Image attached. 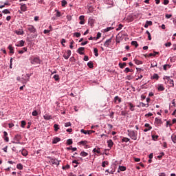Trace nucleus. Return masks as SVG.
<instances>
[{
	"instance_id": "obj_1",
	"label": "nucleus",
	"mask_w": 176,
	"mask_h": 176,
	"mask_svg": "<svg viewBox=\"0 0 176 176\" xmlns=\"http://www.w3.org/2000/svg\"><path fill=\"white\" fill-rule=\"evenodd\" d=\"M128 135L131 138V140H133L134 141H136L138 136V132L134 131V130H128Z\"/></svg>"
},
{
	"instance_id": "obj_2",
	"label": "nucleus",
	"mask_w": 176,
	"mask_h": 176,
	"mask_svg": "<svg viewBox=\"0 0 176 176\" xmlns=\"http://www.w3.org/2000/svg\"><path fill=\"white\" fill-rule=\"evenodd\" d=\"M30 63L33 65H38L41 64L42 61L41 60V58H39V57H34L30 60Z\"/></svg>"
},
{
	"instance_id": "obj_3",
	"label": "nucleus",
	"mask_w": 176,
	"mask_h": 176,
	"mask_svg": "<svg viewBox=\"0 0 176 176\" xmlns=\"http://www.w3.org/2000/svg\"><path fill=\"white\" fill-rule=\"evenodd\" d=\"M47 162L49 163H52V164H54L55 166H58L60 164V161H58L57 159L52 158L50 157H47Z\"/></svg>"
},
{
	"instance_id": "obj_4",
	"label": "nucleus",
	"mask_w": 176,
	"mask_h": 176,
	"mask_svg": "<svg viewBox=\"0 0 176 176\" xmlns=\"http://www.w3.org/2000/svg\"><path fill=\"white\" fill-rule=\"evenodd\" d=\"M28 31H30V32H31L32 34H35V32H36V29L35 27H34V25H28Z\"/></svg>"
},
{
	"instance_id": "obj_5",
	"label": "nucleus",
	"mask_w": 176,
	"mask_h": 176,
	"mask_svg": "<svg viewBox=\"0 0 176 176\" xmlns=\"http://www.w3.org/2000/svg\"><path fill=\"white\" fill-rule=\"evenodd\" d=\"M144 127H146V129H144V133H146L147 131L152 130V127L151 126V124H149L148 123L145 124Z\"/></svg>"
},
{
	"instance_id": "obj_6",
	"label": "nucleus",
	"mask_w": 176,
	"mask_h": 176,
	"mask_svg": "<svg viewBox=\"0 0 176 176\" xmlns=\"http://www.w3.org/2000/svg\"><path fill=\"white\" fill-rule=\"evenodd\" d=\"M65 60H68L71 57V50H67V53L63 55Z\"/></svg>"
},
{
	"instance_id": "obj_7",
	"label": "nucleus",
	"mask_w": 176,
	"mask_h": 176,
	"mask_svg": "<svg viewBox=\"0 0 176 176\" xmlns=\"http://www.w3.org/2000/svg\"><path fill=\"white\" fill-rule=\"evenodd\" d=\"M21 12H27V6L24 3H20Z\"/></svg>"
},
{
	"instance_id": "obj_8",
	"label": "nucleus",
	"mask_w": 176,
	"mask_h": 176,
	"mask_svg": "<svg viewBox=\"0 0 176 176\" xmlns=\"http://www.w3.org/2000/svg\"><path fill=\"white\" fill-rule=\"evenodd\" d=\"M114 102L116 104H120V102H122V98H120L119 96H116L114 98Z\"/></svg>"
},
{
	"instance_id": "obj_9",
	"label": "nucleus",
	"mask_w": 176,
	"mask_h": 176,
	"mask_svg": "<svg viewBox=\"0 0 176 176\" xmlns=\"http://www.w3.org/2000/svg\"><path fill=\"white\" fill-rule=\"evenodd\" d=\"M83 52H85V47H80L78 48V50H77V52H78L79 54H85V53H83Z\"/></svg>"
},
{
	"instance_id": "obj_10",
	"label": "nucleus",
	"mask_w": 176,
	"mask_h": 176,
	"mask_svg": "<svg viewBox=\"0 0 176 176\" xmlns=\"http://www.w3.org/2000/svg\"><path fill=\"white\" fill-rule=\"evenodd\" d=\"M60 141H61L60 138L55 137L52 140V144H57V142H60Z\"/></svg>"
},
{
	"instance_id": "obj_11",
	"label": "nucleus",
	"mask_w": 176,
	"mask_h": 176,
	"mask_svg": "<svg viewBox=\"0 0 176 176\" xmlns=\"http://www.w3.org/2000/svg\"><path fill=\"white\" fill-rule=\"evenodd\" d=\"M127 104L130 107V108H129L130 111H135L134 108L135 107V106H134V104H133V103L128 102Z\"/></svg>"
},
{
	"instance_id": "obj_12",
	"label": "nucleus",
	"mask_w": 176,
	"mask_h": 176,
	"mask_svg": "<svg viewBox=\"0 0 176 176\" xmlns=\"http://www.w3.org/2000/svg\"><path fill=\"white\" fill-rule=\"evenodd\" d=\"M43 118L45 120H50V119H52V116L49 114H45L43 116Z\"/></svg>"
},
{
	"instance_id": "obj_13",
	"label": "nucleus",
	"mask_w": 176,
	"mask_h": 176,
	"mask_svg": "<svg viewBox=\"0 0 176 176\" xmlns=\"http://www.w3.org/2000/svg\"><path fill=\"white\" fill-rule=\"evenodd\" d=\"M8 49L10 50V53H11L12 54L14 53V48H13V46H12V45H10L8 46Z\"/></svg>"
},
{
	"instance_id": "obj_14",
	"label": "nucleus",
	"mask_w": 176,
	"mask_h": 176,
	"mask_svg": "<svg viewBox=\"0 0 176 176\" xmlns=\"http://www.w3.org/2000/svg\"><path fill=\"white\" fill-rule=\"evenodd\" d=\"M107 144L109 148H112V146H113V142L112 141V140H109V141H107Z\"/></svg>"
},
{
	"instance_id": "obj_15",
	"label": "nucleus",
	"mask_w": 176,
	"mask_h": 176,
	"mask_svg": "<svg viewBox=\"0 0 176 176\" xmlns=\"http://www.w3.org/2000/svg\"><path fill=\"white\" fill-rule=\"evenodd\" d=\"M88 142L87 140H82L80 142H78V145H87Z\"/></svg>"
},
{
	"instance_id": "obj_16",
	"label": "nucleus",
	"mask_w": 176,
	"mask_h": 176,
	"mask_svg": "<svg viewBox=\"0 0 176 176\" xmlns=\"http://www.w3.org/2000/svg\"><path fill=\"white\" fill-rule=\"evenodd\" d=\"M155 122L157 124H162V120L161 119H159L157 118H155Z\"/></svg>"
},
{
	"instance_id": "obj_17",
	"label": "nucleus",
	"mask_w": 176,
	"mask_h": 176,
	"mask_svg": "<svg viewBox=\"0 0 176 176\" xmlns=\"http://www.w3.org/2000/svg\"><path fill=\"white\" fill-rule=\"evenodd\" d=\"M156 54H160L159 52H155L154 51L153 54V53H150L148 54V57H152V56L155 57V56H156Z\"/></svg>"
},
{
	"instance_id": "obj_18",
	"label": "nucleus",
	"mask_w": 176,
	"mask_h": 176,
	"mask_svg": "<svg viewBox=\"0 0 176 176\" xmlns=\"http://www.w3.org/2000/svg\"><path fill=\"white\" fill-rule=\"evenodd\" d=\"M111 39H108V40H107L106 41H105V43H104V46L106 47H108V46H109V44L111 43Z\"/></svg>"
},
{
	"instance_id": "obj_19",
	"label": "nucleus",
	"mask_w": 176,
	"mask_h": 176,
	"mask_svg": "<svg viewBox=\"0 0 176 176\" xmlns=\"http://www.w3.org/2000/svg\"><path fill=\"white\" fill-rule=\"evenodd\" d=\"M118 170H120V171H126V166H119Z\"/></svg>"
},
{
	"instance_id": "obj_20",
	"label": "nucleus",
	"mask_w": 176,
	"mask_h": 176,
	"mask_svg": "<svg viewBox=\"0 0 176 176\" xmlns=\"http://www.w3.org/2000/svg\"><path fill=\"white\" fill-rule=\"evenodd\" d=\"M171 68V65L166 64L164 65V70L167 71V69Z\"/></svg>"
},
{
	"instance_id": "obj_21",
	"label": "nucleus",
	"mask_w": 176,
	"mask_h": 176,
	"mask_svg": "<svg viewBox=\"0 0 176 176\" xmlns=\"http://www.w3.org/2000/svg\"><path fill=\"white\" fill-rule=\"evenodd\" d=\"M134 61L135 63L137 64V65H140L141 64H142V61L138 59H135Z\"/></svg>"
},
{
	"instance_id": "obj_22",
	"label": "nucleus",
	"mask_w": 176,
	"mask_h": 176,
	"mask_svg": "<svg viewBox=\"0 0 176 176\" xmlns=\"http://www.w3.org/2000/svg\"><path fill=\"white\" fill-rule=\"evenodd\" d=\"M93 151H94V153H100L101 149L99 148H95L93 150Z\"/></svg>"
},
{
	"instance_id": "obj_23",
	"label": "nucleus",
	"mask_w": 176,
	"mask_h": 176,
	"mask_svg": "<svg viewBox=\"0 0 176 176\" xmlns=\"http://www.w3.org/2000/svg\"><path fill=\"white\" fill-rule=\"evenodd\" d=\"M126 65H127V64L126 63H119V67L121 69L124 68L126 67Z\"/></svg>"
},
{
	"instance_id": "obj_24",
	"label": "nucleus",
	"mask_w": 176,
	"mask_h": 176,
	"mask_svg": "<svg viewBox=\"0 0 176 176\" xmlns=\"http://www.w3.org/2000/svg\"><path fill=\"white\" fill-rule=\"evenodd\" d=\"M171 140L174 144H176V135H173L171 136Z\"/></svg>"
},
{
	"instance_id": "obj_25",
	"label": "nucleus",
	"mask_w": 176,
	"mask_h": 176,
	"mask_svg": "<svg viewBox=\"0 0 176 176\" xmlns=\"http://www.w3.org/2000/svg\"><path fill=\"white\" fill-rule=\"evenodd\" d=\"M24 43H25V42L24 41L21 40V41H19V44L16 45V46H18V47L19 46L23 47V46H24Z\"/></svg>"
},
{
	"instance_id": "obj_26",
	"label": "nucleus",
	"mask_w": 176,
	"mask_h": 176,
	"mask_svg": "<svg viewBox=\"0 0 176 176\" xmlns=\"http://www.w3.org/2000/svg\"><path fill=\"white\" fill-rule=\"evenodd\" d=\"M108 164H109V162H108V161H104L102 163V166L107 167V166H108Z\"/></svg>"
},
{
	"instance_id": "obj_27",
	"label": "nucleus",
	"mask_w": 176,
	"mask_h": 176,
	"mask_svg": "<svg viewBox=\"0 0 176 176\" xmlns=\"http://www.w3.org/2000/svg\"><path fill=\"white\" fill-rule=\"evenodd\" d=\"M2 13H3L4 14H10V11H9V10L8 9H5L2 11Z\"/></svg>"
},
{
	"instance_id": "obj_28",
	"label": "nucleus",
	"mask_w": 176,
	"mask_h": 176,
	"mask_svg": "<svg viewBox=\"0 0 176 176\" xmlns=\"http://www.w3.org/2000/svg\"><path fill=\"white\" fill-rule=\"evenodd\" d=\"M140 106L142 107H146V108H148V107H149V104H145L144 102H140Z\"/></svg>"
},
{
	"instance_id": "obj_29",
	"label": "nucleus",
	"mask_w": 176,
	"mask_h": 176,
	"mask_svg": "<svg viewBox=\"0 0 176 176\" xmlns=\"http://www.w3.org/2000/svg\"><path fill=\"white\" fill-rule=\"evenodd\" d=\"M25 52H27V47H23L22 50L19 51V54H23Z\"/></svg>"
},
{
	"instance_id": "obj_30",
	"label": "nucleus",
	"mask_w": 176,
	"mask_h": 176,
	"mask_svg": "<svg viewBox=\"0 0 176 176\" xmlns=\"http://www.w3.org/2000/svg\"><path fill=\"white\" fill-rule=\"evenodd\" d=\"M94 53L95 54L96 57H98V49L94 48Z\"/></svg>"
},
{
	"instance_id": "obj_31",
	"label": "nucleus",
	"mask_w": 176,
	"mask_h": 176,
	"mask_svg": "<svg viewBox=\"0 0 176 176\" xmlns=\"http://www.w3.org/2000/svg\"><path fill=\"white\" fill-rule=\"evenodd\" d=\"M146 34H147V35H148V41H152V37L151 36V32H149V31L147 30L146 32Z\"/></svg>"
},
{
	"instance_id": "obj_32",
	"label": "nucleus",
	"mask_w": 176,
	"mask_h": 176,
	"mask_svg": "<svg viewBox=\"0 0 176 176\" xmlns=\"http://www.w3.org/2000/svg\"><path fill=\"white\" fill-rule=\"evenodd\" d=\"M53 78L57 81V80H60V76L57 74H55L54 76H53Z\"/></svg>"
},
{
	"instance_id": "obj_33",
	"label": "nucleus",
	"mask_w": 176,
	"mask_h": 176,
	"mask_svg": "<svg viewBox=\"0 0 176 176\" xmlns=\"http://www.w3.org/2000/svg\"><path fill=\"white\" fill-rule=\"evenodd\" d=\"M16 168H18V170H23V164H18L16 165Z\"/></svg>"
},
{
	"instance_id": "obj_34",
	"label": "nucleus",
	"mask_w": 176,
	"mask_h": 176,
	"mask_svg": "<svg viewBox=\"0 0 176 176\" xmlns=\"http://www.w3.org/2000/svg\"><path fill=\"white\" fill-rule=\"evenodd\" d=\"M131 45L135 47H138V43H137V41H132Z\"/></svg>"
},
{
	"instance_id": "obj_35",
	"label": "nucleus",
	"mask_w": 176,
	"mask_h": 176,
	"mask_svg": "<svg viewBox=\"0 0 176 176\" xmlns=\"http://www.w3.org/2000/svg\"><path fill=\"white\" fill-rule=\"evenodd\" d=\"M54 128L55 131H58V130L60 129V128L58 127V124H55L54 125Z\"/></svg>"
},
{
	"instance_id": "obj_36",
	"label": "nucleus",
	"mask_w": 176,
	"mask_h": 176,
	"mask_svg": "<svg viewBox=\"0 0 176 176\" xmlns=\"http://www.w3.org/2000/svg\"><path fill=\"white\" fill-rule=\"evenodd\" d=\"M87 66L89 67V68H93L94 67V65H93V62H89L87 63Z\"/></svg>"
},
{
	"instance_id": "obj_37",
	"label": "nucleus",
	"mask_w": 176,
	"mask_h": 176,
	"mask_svg": "<svg viewBox=\"0 0 176 176\" xmlns=\"http://www.w3.org/2000/svg\"><path fill=\"white\" fill-rule=\"evenodd\" d=\"M158 90H159V91H164V87H163V85H160V86L158 87Z\"/></svg>"
},
{
	"instance_id": "obj_38",
	"label": "nucleus",
	"mask_w": 176,
	"mask_h": 176,
	"mask_svg": "<svg viewBox=\"0 0 176 176\" xmlns=\"http://www.w3.org/2000/svg\"><path fill=\"white\" fill-rule=\"evenodd\" d=\"M111 30H113V28L112 27H109L104 29V32H109V31H111Z\"/></svg>"
},
{
	"instance_id": "obj_39",
	"label": "nucleus",
	"mask_w": 176,
	"mask_h": 176,
	"mask_svg": "<svg viewBox=\"0 0 176 176\" xmlns=\"http://www.w3.org/2000/svg\"><path fill=\"white\" fill-rule=\"evenodd\" d=\"M126 20L128 21L129 23H131L134 19H133V16H128L126 18Z\"/></svg>"
},
{
	"instance_id": "obj_40",
	"label": "nucleus",
	"mask_w": 176,
	"mask_h": 176,
	"mask_svg": "<svg viewBox=\"0 0 176 176\" xmlns=\"http://www.w3.org/2000/svg\"><path fill=\"white\" fill-rule=\"evenodd\" d=\"M152 138H153V141H156V140H157V138H159V135H152Z\"/></svg>"
},
{
	"instance_id": "obj_41",
	"label": "nucleus",
	"mask_w": 176,
	"mask_h": 176,
	"mask_svg": "<svg viewBox=\"0 0 176 176\" xmlns=\"http://www.w3.org/2000/svg\"><path fill=\"white\" fill-rule=\"evenodd\" d=\"M153 79H156L157 80L159 79V75L157 74H154L153 76Z\"/></svg>"
},
{
	"instance_id": "obj_42",
	"label": "nucleus",
	"mask_w": 176,
	"mask_h": 176,
	"mask_svg": "<svg viewBox=\"0 0 176 176\" xmlns=\"http://www.w3.org/2000/svg\"><path fill=\"white\" fill-rule=\"evenodd\" d=\"M25 124H27V122H25V121L23 120L21 121V127H25Z\"/></svg>"
},
{
	"instance_id": "obj_43",
	"label": "nucleus",
	"mask_w": 176,
	"mask_h": 176,
	"mask_svg": "<svg viewBox=\"0 0 176 176\" xmlns=\"http://www.w3.org/2000/svg\"><path fill=\"white\" fill-rule=\"evenodd\" d=\"M122 141V142H129V141H130V139H129L128 138H123Z\"/></svg>"
},
{
	"instance_id": "obj_44",
	"label": "nucleus",
	"mask_w": 176,
	"mask_h": 176,
	"mask_svg": "<svg viewBox=\"0 0 176 176\" xmlns=\"http://www.w3.org/2000/svg\"><path fill=\"white\" fill-rule=\"evenodd\" d=\"M16 34L17 35H23V34H24V31L21 30V31H16Z\"/></svg>"
},
{
	"instance_id": "obj_45",
	"label": "nucleus",
	"mask_w": 176,
	"mask_h": 176,
	"mask_svg": "<svg viewBox=\"0 0 176 176\" xmlns=\"http://www.w3.org/2000/svg\"><path fill=\"white\" fill-rule=\"evenodd\" d=\"M122 28L123 25H122V23H120L118 28L116 29V31H120V30H122Z\"/></svg>"
},
{
	"instance_id": "obj_46",
	"label": "nucleus",
	"mask_w": 176,
	"mask_h": 176,
	"mask_svg": "<svg viewBox=\"0 0 176 176\" xmlns=\"http://www.w3.org/2000/svg\"><path fill=\"white\" fill-rule=\"evenodd\" d=\"M148 157H149L148 163H152V159H153V155H149Z\"/></svg>"
},
{
	"instance_id": "obj_47",
	"label": "nucleus",
	"mask_w": 176,
	"mask_h": 176,
	"mask_svg": "<svg viewBox=\"0 0 176 176\" xmlns=\"http://www.w3.org/2000/svg\"><path fill=\"white\" fill-rule=\"evenodd\" d=\"M56 17H61V12L58 10H56Z\"/></svg>"
},
{
	"instance_id": "obj_48",
	"label": "nucleus",
	"mask_w": 176,
	"mask_h": 176,
	"mask_svg": "<svg viewBox=\"0 0 176 176\" xmlns=\"http://www.w3.org/2000/svg\"><path fill=\"white\" fill-rule=\"evenodd\" d=\"M67 145H72V139H69L67 141Z\"/></svg>"
},
{
	"instance_id": "obj_49",
	"label": "nucleus",
	"mask_w": 176,
	"mask_h": 176,
	"mask_svg": "<svg viewBox=\"0 0 176 176\" xmlns=\"http://www.w3.org/2000/svg\"><path fill=\"white\" fill-rule=\"evenodd\" d=\"M32 116H38V111H36V110H34L32 113Z\"/></svg>"
},
{
	"instance_id": "obj_50",
	"label": "nucleus",
	"mask_w": 176,
	"mask_h": 176,
	"mask_svg": "<svg viewBox=\"0 0 176 176\" xmlns=\"http://www.w3.org/2000/svg\"><path fill=\"white\" fill-rule=\"evenodd\" d=\"M61 3H62V6L64 8V7H65V5H67V1L63 0L61 1Z\"/></svg>"
},
{
	"instance_id": "obj_51",
	"label": "nucleus",
	"mask_w": 176,
	"mask_h": 176,
	"mask_svg": "<svg viewBox=\"0 0 176 176\" xmlns=\"http://www.w3.org/2000/svg\"><path fill=\"white\" fill-rule=\"evenodd\" d=\"M80 132L82 133L83 134H88L89 131H86L85 129H81Z\"/></svg>"
},
{
	"instance_id": "obj_52",
	"label": "nucleus",
	"mask_w": 176,
	"mask_h": 176,
	"mask_svg": "<svg viewBox=\"0 0 176 176\" xmlns=\"http://www.w3.org/2000/svg\"><path fill=\"white\" fill-rule=\"evenodd\" d=\"M74 36H76V38H80V33L79 32L74 33Z\"/></svg>"
},
{
	"instance_id": "obj_53",
	"label": "nucleus",
	"mask_w": 176,
	"mask_h": 176,
	"mask_svg": "<svg viewBox=\"0 0 176 176\" xmlns=\"http://www.w3.org/2000/svg\"><path fill=\"white\" fill-rule=\"evenodd\" d=\"M124 72H125L126 74L129 73V72H131V71L130 70V68L126 67L125 68Z\"/></svg>"
},
{
	"instance_id": "obj_54",
	"label": "nucleus",
	"mask_w": 176,
	"mask_h": 176,
	"mask_svg": "<svg viewBox=\"0 0 176 176\" xmlns=\"http://www.w3.org/2000/svg\"><path fill=\"white\" fill-rule=\"evenodd\" d=\"M151 116H153V114L152 113H148L145 115V118H150Z\"/></svg>"
},
{
	"instance_id": "obj_55",
	"label": "nucleus",
	"mask_w": 176,
	"mask_h": 176,
	"mask_svg": "<svg viewBox=\"0 0 176 176\" xmlns=\"http://www.w3.org/2000/svg\"><path fill=\"white\" fill-rule=\"evenodd\" d=\"M69 165H66L65 166H63V170H69Z\"/></svg>"
},
{
	"instance_id": "obj_56",
	"label": "nucleus",
	"mask_w": 176,
	"mask_h": 176,
	"mask_svg": "<svg viewBox=\"0 0 176 176\" xmlns=\"http://www.w3.org/2000/svg\"><path fill=\"white\" fill-rule=\"evenodd\" d=\"M165 17H166V19H171V17H173V15L172 14H166L165 15Z\"/></svg>"
},
{
	"instance_id": "obj_57",
	"label": "nucleus",
	"mask_w": 176,
	"mask_h": 176,
	"mask_svg": "<svg viewBox=\"0 0 176 176\" xmlns=\"http://www.w3.org/2000/svg\"><path fill=\"white\" fill-rule=\"evenodd\" d=\"M3 139L6 141V142H9V137L3 136Z\"/></svg>"
},
{
	"instance_id": "obj_58",
	"label": "nucleus",
	"mask_w": 176,
	"mask_h": 176,
	"mask_svg": "<svg viewBox=\"0 0 176 176\" xmlns=\"http://www.w3.org/2000/svg\"><path fill=\"white\" fill-rule=\"evenodd\" d=\"M71 124V122H66L65 123V127H69Z\"/></svg>"
},
{
	"instance_id": "obj_59",
	"label": "nucleus",
	"mask_w": 176,
	"mask_h": 176,
	"mask_svg": "<svg viewBox=\"0 0 176 176\" xmlns=\"http://www.w3.org/2000/svg\"><path fill=\"white\" fill-rule=\"evenodd\" d=\"M165 46L166 47H170V46H171V42H168V43H165Z\"/></svg>"
},
{
	"instance_id": "obj_60",
	"label": "nucleus",
	"mask_w": 176,
	"mask_h": 176,
	"mask_svg": "<svg viewBox=\"0 0 176 176\" xmlns=\"http://www.w3.org/2000/svg\"><path fill=\"white\" fill-rule=\"evenodd\" d=\"M79 20H80V21H85V16H83V15L80 16H79Z\"/></svg>"
},
{
	"instance_id": "obj_61",
	"label": "nucleus",
	"mask_w": 176,
	"mask_h": 176,
	"mask_svg": "<svg viewBox=\"0 0 176 176\" xmlns=\"http://www.w3.org/2000/svg\"><path fill=\"white\" fill-rule=\"evenodd\" d=\"M146 23L148 24V25H152L153 24L152 21H146Z\"/></svg>"
},
{
	"instance_id": "obj_62",
	"label": "nucleus",
	"mask_w": 176,
	"mask_h": 176,
	"mask_svg": "<svg viewBox=\"0 0 176 176\" xmlns=\"http://www.w3.org/2000/svg\"><path fill=\"white\" fill-rule=\"evenodd\" d=\"M50 31H52V30H44V34H49V32H50Z\"/></svg>"
},
{
	"instance_id": "obj_63",
	"label": "nucleus",
	"mask_w": 176,
	"mask_h": 176,
	"mask_svg": "<svg viewBox=\"0 0 176 176\" xmlns=\"http://www.w3.org/2000/svg\"><path fill=\"white\" fill-rule=\"evenodd\" d=\"M100 36H101V33L98 32L97 34L96 39H100Z\"/></svg>"
},
{
	"instance_id": "obj_64",
	"label": "nucleus",
	"mask_w": 176,
	"mask_h": 176,
	"mask_svg": "<svg viewBox=\"0 0 176 176\" xmlns=\"http://www.w3.org/2000/svg\"><path fill=\"white\" fill-rule=\"evenodd\" d=\"M84 61H89V56H84Z\"/></svg>"
}]
</instances>
